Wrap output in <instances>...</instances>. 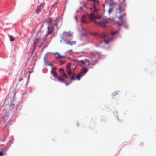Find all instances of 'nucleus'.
Instances as JSON below:
<instances>
[{
  "label": "nucleus",
  "mask_w": 156,
  "mask_h": 156,
  "mask_svg": "<svg viewBox=\"0 0 156 156\" xmlns=\"http://www.w3.org/2000/svg\"><path fill=\"white\" fill-rule=\"evenodd\" d=\"M4 122L6 125H11L12 122V120L9 116V113L8 112H5L2 117Z\"/></svg>",
  "instance_id": "1"
},
{
  "label": "nucleus",
  "mask_w": 156,
  "mask_h": 156,
  "mask_svg": "<svg viewBox=\"0 0 156 156\" xmlns=\"http://www.w3.org/2000/svg\"><path fill=\"white\" fill-rule=\"evenodd\" d=\"M16 93L14 90H10L8 94V98H10V100H13L15 97Z\"/></svg>",
  "instance_id": "2"
},
{
  "label": "nucleus",
  "mask_w": 156,
  "mask_h": 156,
  "mask_svg": "<svg viewBox=\"0 0 156 156\" xmlns=\"http://www.w3.org/2000/svg\"><path fill=\"white\" fill-rule=\"evenodd\" d=\"M45 5V2H43L40 4V5L37 7L36 11V13L38 14L41 11L43 8V6Z\"/></svg>",
  "instance_id": "3"
},
{
  "label": "nucleus",
  "mask_w": 156,
  "mask_h": 156,
  "mask_svg": "<svg viewBox=\"0 0 156 156\" xmlns=\"http://www.w3.org/2000/svg\"><path fill=\"white\" fill-rule=\"evenodd\" d=\"M109 20V19H108L107 20L104 19L103 20V21L102 22H97L96 23L99 25L104 27L106 26V24L108 23V21L107 20Z\"/></svg>",
  "instance_id": "4"
},
{
  "label": "nucleus",
  "mask_w": 156,
  "mask_h": 156,
  "mask_svg": "<svg viewBox=\"0 0 156 156\" xmlns=\"http://www.w3.org/2000/svg\"><path fill=\"white\" fill-rule=\"evenodd\" d=\"M92 55L94 56H96V55H97L99 57H105V55L101 54V52L96 51H95L94 52H93L92 53Z\"/></svg>",
  "instance_id": "5"
},
{
  "label": "nucleus",
  "mask_w": 156,
  "mask_h": 156,
  "mask_svg": "<svg viewBox=\"0 0 156 156\" xmlns=\"http://www.w3.org/2000/svg\"><path fill=\"white\" fill-rule=\"evenodd\" d=\"M62 40H63L64 42H66L65 43V44H69L70 45H72L76 44V42L75 41H68L66 39H64L62 38V40H60L61 42H62Z\"/></svg>",
  "instance_id": "6"
},
{
  "label": "nucleus",
  "mask_w": 156,
  "mask_h": 156,
  "mask_svg": "<svg viewBox=\"0 0 156 156\" xmlns=\"http://www.w3.org/2000/svg\"><path fill=\"white\" fill-rule=\"evenodd\" d=\"M63 34L65 35V36L66 38H69L70 40L72 39V34L69 32L64 31Z\"/></svg>",
  "instance_id": "7"
},
{
  "label": "nucleus",
  "mask_w": 156,
  "mask_h": 156,
  "mask_svg": "<svg viewBox=\"0 0 156 156\" xmlns=\"http://www.w3.org/2000/svg\"><path fill=\"white\" fill-rule=\"evenodd\" d=\"M118 8L116 9L117 12L121 14L123 11H125V9L123 8L121 5H119L118 6Z\"/></svg>",
  "instance_id": "8"
},
{
  "label": "nucleus",
  "mask_w": 156,
  "mask_h": 156,
  "mask_svg": "<svg viewBox=\"0 0 156 156\" xmlns=\"http://www.w3.org/2000/svg\"><path fill=\"white\" fill-rule=\"evenodd\" d=\"M79 62H81L82 64H84L86 66H88L89 65V62L88 60L85 59L83 60H81L79 61Z\"/></svg>",
  "instance_id": "9"
},
{
  "label": "nucleus",
  "mask_w": 156,
  "mask_h": 156,
  "mask_svg": "<svg viewBox=\"0 0 156 156\" xmlns=\"http://www.w3.org/2000/svg\"><path fill=\"white\" fill-rule=\"evenodd\" d=\"M59 71L60 73L62 74V76H64L66 79L68 78L67 75L65 74L64 70L62 68H60L59 69Z\"/></svg>",
  "instance_id": "10"
},
{
  "label": "nucleus",
  "mask_w": 156,
  "mask_h": 156,
  "mask_svg": "<svg viewBox=\"0 0 156 156\" xmlns=\"http://www.w3.org/2000/svg\"><path fill=\"white\" fill-rule=\"evenodd\" d=\"M66 72L70 76L72 75V72L70 69V66L68 64L66 65Z\"/></svg>",
  "instance_id": "11"
},
{
  "label": "nucleus",
  "mask_w": 156,
  "mask_h": 156,
  "mask_svg": "<svg viewBox=\"0 0 156 156\" xmlns=\"http://www.w3.org/2000/svg\"><path fill=\"white\" fill-rule=\"evenodd\" d=\"M106 36V34L105 35L103 36L102 38L104 40V42L106 44H108L113 39L112 38L111 39H109L108 40H107L105 39V37Z\"/></svg>",
  "instance_id": "12"
},
{
  "label": "nucleus",
  "mask_w": 156,
  "mask_h": 156,
  "mask_svg": "<svg viewBox=\"0 0 156 156\" xmlns=\"http://www.w3.org/2000/svg\"><path fill=\"white\" fill-rule=\"evenodd\" d=\"M86 19L87 17L85 15H83L81 18V21L82 23H86Z\"/></svg>",
  "instance_id": "13"
},
{
  "label": "nucleus",
  "mask_w": 156,
  "mask_h": 156,
  "mask_svg": "<svg viewBox=\"0 0 156 156\" xmlns=\"http://www.w3.org/2000/svg\"><path fill=\"white\" fill-rule=\"evenodd\" d=\"M47 23L49 25H51L52 24V19L50 18H48L46 20Z\"/></svg>",
  "instance_id": "14"
},
{
  "label": "nucleus",
  "mask_w": 156,
  "mask_h": 156,
  "mask_svg": "<svg viewBox=\"0 0 156 156\" xmlns=\"http://www.w3.org/2000/svg\"><path fill=\"white\" fill-rule=\"evenodd\" d=\"M126 16V14H124L123 15L122 14H121L120 15V16L119 17V20H120L121 22L122 23H124L125 22V21H124L123 20V16Z\"/></svg>",
  "instance_id": "15"
},
{
  "label": "nucleus",
  "mask_w": 156,
  "mask_h": 156,
  "mask_svg": "<svg viewBox=\"0 0 156 156\" xmlns=\"http://www.w3.org/2000/svg\"><path fill=\"white\" fill-rule=\"evenodd\" d=\"M92 1L93 2V7L94 9V12H97L98 11V10L97 9L95 5V3H96V0H94V1Z\"/></svg>",
  "instance_id": "16"
},
{
  "label": "nucleus",
  "mask_w": 156,
  "mask_h": 156,
  "mask_svg": "<svg viewBox=\"0 0 156 156\" xmlns=\"http://www.w3.org/2000/svg\"><path fill=\"white\" fill-rule=\"evenodd\" d=\"M55 79H57V81H60L61 82H63L64 80L63 78L60 76H57Z\"/></svg>",
  "instance_id": "17"
},
{
  "label": "nucleus",
  "mask_w": 156,
  "mask_h": 156,
  "mask_svg": "<svg viewBox=\"0 0 156 156\" xmlns=\"http://www.w3.org/2000/svg\"><path fill=\"white\" fill-rule=\"evenodd\" d=\"M50 73L51 75H52L54 77L55 79L57 76H56L57 73L55 71H51Z\"/></svg>",
  "instance_id": "18"
},
{
  "label": "nucleus",
  "mask_w": 156,
  "mask_h": 156,
  "mask_svg": "<svg viewBox=\"0 0 156 156\" xmlns=\"http://www.w3.org/2000/svg\"><path fill=\"white\" fill-rule=\"evenodd\" d=\"M53 31V29L52 28H51L50 30H48L46 34V37L48 35L50 34Z\"/></svg>",
  "instance_id": "19"
},
{
  "label": "nucleus",
  "mask_w": 156,
  "mask_h": 156,
  "mask_svg": "<svg viewBox=\"0 0 156 156\" xmlns=\"http://www.w3.org/2000/svg\"><path fill=\"white\" fill-rule=\"evenodd\" d=\"M59 19V17H58L55 19V22H56L53 25V26H55L56 28H58V21H57L58 19Z\"/></svg>",
  "instance_id": "20"
},
{
  "label": "nucleus",
  "mask_w": 156,
  "mask_h": 156,
  "mask_svg": "<svg viewBox=\"0 0 156 156\" xmlns=\"http://www.w3.org/2000/svg\"><path fill=\"white\" fill-rule=\"evenodd\" d=\"M59 19V17H58L55 19V22H56L53 25V26H55L56 28H58V21H57L58 19Z\"/></svg>",
  "instance_id": "21"
},
{
  "label": "nucleus",
  "mask_w": 156,
  "mask_h": 156,
  "mask_svg": "<svg viewBox=\"0 0 156 156\" xmlns=\"http://www.w3.org/2000/svg\"><path fill=\"white\" fill-rule=\"evenodd\" d=\"M98 60H96L94 61H92L91 62H89L90 65L91 64L92 65L94 66L95 65L96 63L97 62Z\"/></svg>",
  "instance_id": "22"
},
{
  "label": "nucleus",
  "mask_w": 156,
  "mask_h": 156,
  "mask_svg": "<svg viewBox=\"0 0 156 156\" xmlns=\"http://www.w3.org/2000/svg\"><path fill=\"white\" fill-rule=\"evenodd\" d=\"M113 11V8L112 7H110L109 9L108 12L109 13L111 14V13H112Z\"/></svg>",
  "instance_id": "23"
},
{
  "label": "nucleus",
  "mask_w": 156,
  "mask_h": 156,
  "mask_svg": "<svg viewBox=\"0 0 156 156\" xmlns=\"http://www.w3.org/2000/svg\"><path fill=\"white\" fill-rule=\"evenodd\" d=\"M59 55H60V54L58 52H56L55 54V56L57 59L60 58V57H59Z\"/></svg>",
  "instance_id": "24"
},
{
  "label": "nucleus",
  "mask_w": 156,
  "mask_h": 156,
  "mask_svg": "<svg viewBox=\"0 0 156 156\" xmlns=\"http://www.w3.org/2000/svg\"><path fill=\"white\" fill-rule=\"evenodd\" d=\"M76 77V76L75 75H74L73 76H72L71 77V80H70V81L71 80H76V78H75Z\"/></svg>",
  "instance_id": "25"
},
{
  "label": "nucleus",
  "mask_w": 156,
  "mask_h": 156,
  "mask_svg": "<svg viewBox=\"0 0 156 156\" xmlns=\"http://www.w3.org/2000/svg\"><path fill=\"white\" fill-rule=\"evenodd\" d=\"M9 38L10 40L12 41H13L14 40L13 37L12 36L10 35H9Z\"/></svg>",
  "instance_id": "26"
},
{
  "label": "nucleus",
  "mask_w": 156,
  "mask_h": 156,
  "mask_svg": "<svg viewBox=\"0 0 156 156\" xmlns=\"http://www.w3.org/2000/svg\"><path fill=\"white\" fill-rule=\"evenodd\" d=\"M83 75H81L80 74L78 75L77 76H76L78 80H79L81 76H83Z\"/></svg>",
  "instance_id": "27"
},
{
  "label": "nucleus",
  "mask_w": 156,
  "mask_h": 156,
  "mask_svg": "<svg viewBox=\"0 0 156 156\" xmlns=\"http://www.w3.org/2000/svg\"><path fill=\"white\" fill-rule=\"evenodd\" d=\"M82 70L85 73H86L88 71V69L84 67L83 68Z\"/></svg>",
  "instance_id": "28"
},
{
  "label": "nucleus",
  "mask_w": 156,
  "mask_h": 156,
  "mask_svg": "<svg viewBox=\"0 0 156 156\" xmlns=\"http://www.w3.org/2000/svg\"><path fill=\"white\" fill-rule=\"evenodd\" d=\"M126 23V22L125 21V23L123 24L124 26L126 28L128 29L129 28V27Z\"/></svg>",
  "instance_id": "29"
},
{
  "label": "nucleus",
  "mask_w": 156,
  "mask_h": 156,
  "mask_svg": "<svg viewBox=\"0 0 156 156\" xmlns=\"http://www.w3.org/2000/svg\"><path fill=\"white\" fill-rule=\"evenodd\" d=\"M63 83H65V84L66 86H68L69 84H70V83H67L65 80H64V81H63Z\"/></svg>",
  "instance_id": "30"
},
{
  "label": "nucleus",
  "mask_w": 156,
  "mask_h": 156,
  "mask_svg": "<svg viewBox=\"0 0 156 156\" xmlns=\"http://www.w3.org/2000/svg\"><path fill=\"white\" fill-rule=\"evenodd\" d=\"M118 32V31H114L112 32V33L111 34L112 35H114L115 34L117 33Z\"/></svg>",
  "instance_id": "31"
},
{
  "label": "nucleus",
  "mask_w": 156,
  "mask_h": 156,
  "mask_svg": "<svg viewBox=\"0 0 156 156\" xmlns=\"http://www.w3.org/2000/svg\"><path fill=\"white\" fill-rule=\"evenodd\" d=\"M115 23H116V24H117V25L119 26H121V24H122V23H119V22H115ZM124 23H123L122 24H123Z\"/></svg>",
  "instance_id": "32"
},
{
  "label": "nucleus",
  "mask_w": 156,
  "mask_h": 156,
  "mask_svg": "<svg viewBox=\"0 0 156 156\" xmlns=\"http://www.w3.org/2000/svg\"><path fill=\"white\" fill-rule=\"evenodd\" d=\"M86 73H85L84 72H83L82 70V71L80 73V74L82 75H83V76L85 75Z\"/></svg>",
  "instance_id": "33"
},
{
  "label": "nucleus",
  "mask_w": 156,
  "mask_h": 156,
  "mask_svg": "<svg viewBox=\"0 0 156 156\" xmlns=\"http://www.w3.org/2000/svg\"><path fill=\"white\" fill-rule=\"evenodd\" d=\"M113 4V1H111L109 2V6H112V5Z\"/></svg>",
  "instance_id": "34"
},
{
  "label": "nucleus",
  "mask_w": 156,
  "mask_h": 156,
  "mask_svg": "<svg viewBox=\"0 0 156 156\" xmlns=\"http://www.w3.org/2000/svg\"><path fill=\"white\" fill-rule=\"evenodd\" d=\"M111 20H112L113 23H114L115 24H116L115 22L117 21L114 20L113 18L111 19Z\"/></svg>",
  "instance_id": "35"
},
{
  "label": "nucleus",
  "mask_w": 156,
  "mask_h": 156,
  "mask_svg": "<svg viewBox=\"0 0 156 156\" xmlns=\"http://www.w3.org/2000/svg\"><path fill=\"white\" fill-rule=\"evenodd\" d=\"M59 55V57H60V58H64L66 57V56L64 55Z\"/></svg>",
  "instance_id": "36"
},
{
  "label": "nucleus",
  "mask_w": 156,
  "mask_h": 156,
  "mask_svg": "<svg viewBox=\"0 0 156 156\" xmlns=\"http://www.w3.org/2000/svg\"><path fill=\"white\" fill-rule=\"evenodd\" d=\"M57 69V68L56 67H52L51 68V71H55V70L56 69Z\"/></svg>",
  "instance_id": "37"
},
{
  "label": "nucleus",
  "mask_w": 156,
  "mask_h": 156,
  "mask_svg": "<svg viewBox=\"0 0 156 156\" xmlns=\"http://www.w3.org/2000/svg\"><path fill=\"white\" fill-rule=\"evenodd\" d=\"M36 43H37V42H34L33 43V45L34 48H35L36 47Z\"/></svg>",
  "instance_id": "38"
},
{
  "label": "nucleus",
  "mask_w": 156,
  "mask_h": 156,
  "mask_svg": "<svg viewBox=\"0 0 156 156\" xmlns=\"http://www.w3.org/2000/svg\"><path fill=\"white\" fill-rule=\"evenodd\" d=\"M47 65L50 66L51 67V68L53 66V65L51 63H49Z\"/></svg>",
  "instance_id": "39"
},
{
  "label": "nucleus",
  "mask_w": 156,
  "mask_h": 156,
  "mask_svg": "<svg viewBox=\"0 0 156 156\" xmlns=\"http://www.w3.org/2000/svg\"><path fill=\"white\" fill-rule=\"evenodd\" d=\"M94 14L93 13H91L90 14V18H93V16H94Z\"/></svg>",
  "instance_id": "40"
},
{
  "label": "nucleus",
  "mask_w": 156,
  "mask_h": 156,
  "mask_svg": "<svg viewBox=\"0 0 156 156\" xmlns=\"http://www.w3.org/2000/svg\"><path fill=\"white\" fill-rule=\"evenodd\" d=\"M90 34L94 35H96V33L94 32H90Z\"/></svg>",
  "instance_id": "41"
},
{
  "label": "nucleus",
  "mask_w": 156,
  "mask_h": 156,
  "mask_svg": "<svg viewBox=\"0 0 156 156\" xmlns=\"http://www.w3.org/2000/svg\"><path fill=\"white\" fill-rule=\"evenodd\" d=\"M65 62H66L65 61L63 60V61H61L60 62V63L61 64H63Z\"/></svg>",
  "instance_id": "42"
},
{
  "label": "nucleus",
  "mask_w": 156,
  "mask_h": 156,
  "mask_svg": "<svg viewBox=\"0 0 156 156\" xmlns=\"http://www.w3.org/2000/svg\"><path fill=\"white\" fill-rule=\"evenodd\" d=\"M4 154L3 153L2 151H0V156H3Z\"/></svg>",
  "instance_id": "43"
},
{
  "label": "nucleus",
  "mask_w": 156,
  "mask_h": 156,
  "mask_svg": "<svg viewBox=\"0 0 156 156\" xmlns=\"http://www.w3.org/2000/svg\"><path fill=\"white\" fill-rule=\"evenodd\" d=\"M49 63L47 61H44V64L45 65H47V64H48Z\"/></svg>",
  "instance_id": "44"
},
{
  "label": "nucleus",
  "mask_w": 156,
  "mask_h": 156,
  "mask_svg": "<svg viewBox=\"0 0 156 156\" xmlns=\"http://www.w3.org/2000/svg\"><path fill=\"white\" fill-rule=\"evenodd\" d=\"M38 41V38H36L34 40V42H37Z\"/></svg>",
  "instance_id": "45"
},
{
  "label": "nucleus",
  "mask_w": 156,
  "mask_h": 156,
  "mask_svg": "<svg viewBox=\"0 0 156 156\" xmlns=\"http://www.w3.org/2000/svg\"><path fill=\"white\" fill-rule=\"evenodd\" d=\"M98 19H101V17H102V16H100V15H99L98 16Z\"/></svg>",
  "instance_id": "46"
},
{
  "label": "nucleus",
  "mask_w": 156,
  "mask_h": 156,
  "mask_svg": "<svg viewBox=\"0 0 156 156\" xmlns=\"http://www.w3.org/2000/svg\"><path fill=\"white\" fill-rule=\"evenodd\" d=\"M75 20L77 22V16H75Z\"/></svg>",
  "instance_id": "47"
},
{
  "label": "nucleus",
  "mask_w": 156,
  "mask_h": 156,
  "mask_svg": "<svg viewBox=\"0 0 156 156\" xmlns=\"http://www.w3.org/2000/svg\"><path fill=\"white\" fill-rule=\"evenodd\" d=\"M46 55L44 58V61H46Z\"/></svg>",
  "instance_id": "48"
},
{
  "label": "nucleus",
  "mask_w": 156,
  "mask_h": 156,
  "mask_svg": "<svg viewBox=\"0 0 156 156\" xmlns=\"http://www.w3.org/2000/svg\"><path fill=\"white\" fill-rule=\"evenodd\" d=\"M33 72V70H31V71H29L28 72H29V75H30V74L31 73Z\"/></svg>",
  "instance_id": "49"
},
{
  "label": "nucleus",
  "mask_w": 156,
  "mask_h": 156,
  "mask_svg": "<svg viewBox=\"0 0 156 156\" xmlns=\"http://www.w3.org/2000/svg\"><path fill=\"white\" fill-rule=\"evenodd\" d=\"M96 3H97L98 4L99 3V1L98 0H96Z\"/></svg>",
  "instance_id": "50"
},
{
  "label": "nucleus",
  "mask_w": 156,
  "mask_h": 156,
  "mask_svg": "<svg viewBox=\"0 0 156 156\" xmlns=\"http://www.w3.org/2000/svg\"><path fill=\"white\" fill-rule=\"evenodd\" d=\"M95 46L97 47H100V45L98 44H96L95 45Z\"/></svg>",
  "instance_id": "51"
},
{
  "label": "nucleus",
  "mask_w": 156,
  "mask_h": 156,
  "mask_svg": "<svg viewBox=\"0 0 156 156\" xmlns=\"http://www.w3.org/2000/svg\"><path fill=\"white\" fill-rule=\"evenodd\" d=\"M8 150V149H6V148H5L4 149V150L5 151H6L7 150Z\"/></svg>",
  "instance_id": "52"
},
{
  "label": "nucleus",
  "mask_w": 156,
  "mask_h": 156,
  "mask_svg": "<svg viewBox=\"0 0 156 156\" xmlns=\"http://www.w3.org/2000/svg\"><path fill=\"white\" fill-rule=\"evenodd\" d=\"M50 28H50L49 27H48L47 29H48V30H50Z\"/></svg>",
  "instance_id": "53"
},
{
  "label": "nucleus",
  "mask_w": 156,
  "mask_h": 156,
  "mask_svg": "<svg viewBox=\"0 0 156 156\" xmlns=\"http://www.w3.org/2000/svg\"><path fill=\"white\" fill-rule=\"evenodd\" d=\"M83 6L86 8H87V7L86 6V5L85 4H84L83 5Z\"/></svg>",
  "instance_id": "54"
},
{
  "label": "nucleus",
  "mask_w": 156,
  "mask_h": 156,
  "mask_svg": "<svg viewBox=\"0 0 156 156\" xmlns=\"http://www.w3.org/2000/svg\"><path fill=\"white\" fill-rule=\"evenodd\" d=\"M79 9H82L83 7H80Z\"/></svg>",
  "instance_id": "55"
},
{
  "label": "nucleus",
  "mask_w": 156,
  "mask_h": 156,
  "mask_svg": "<svg viewBox=\"0 0 156 156\" xmlns=\"http://www.w3.org/2000/svg\"><path fill=\"white\" fill-rule=\"evenodd\" d=\"M55 4H56L55 3V4H53V5H52V7H54V6L55 5Z\"/></svg>",
  "instance_id": "56"
},
{
  "label": "nucleus",
  "mask_w": 156,
  "mask_h": 156,
  "mask_svg": "<svg viewBox=\"0 0 156 156\" xmlns=\"http://www.w3.org/2000/svg\"><path fill=\"white\" fill-rule=\"evenodd\" d=\"M89 9L91 10H92V7H90L89 8Z\"/></svg>",
  "instance_id": "57"
},
{
  "label": "nucleus",
  "mask_w": 156,
  "mask_h": 156,
  "mask_svg": "<svg viewBox=\"0 0 156 156\" xmlns=\"http://www.w3.org/2000/svg\"><path fill=\"white\" fill-rule=\"evenodd\" d=\"M103 7H105V5H104H104H103Z\"/></svg>",
  "instance_id": "58"
},
{
  "label": "nucleus",
  "mask_w": 156,
  "mask_h": 156,
  "mask_svg": "<svg viewBox=\"0 0 156 156\" xmlns=\"http://www.w3.org/2000/svg\"><path fill=\"white\" fill-rule=\"evenodd\" d=\"M13 139L11 141V142H12L13 141Z\"/></svg>",
  "instance_id": "59"
},
{
  "label": "nucleus",
  "mask_w": 156,
  "mask_h": 156,
  "mask_svg": "<svg viewBox=\"0 0 156 156\" xmlns=\"http://www.w3.org/2000/svg\"><path fill=\"white\" fill-rule=\"evenodd\" d=\"M76 12L77 13H78V12H79V11H76Z\"/></svg>",
  "instance_id": "60"
},
{
  "label": "nucleus",
  "mask_w": 156,
  "mask_h": 156,
  "mask_svg": "<svg viewBox=\"0 0 156 156\" xmlns=\"http://www.w3.org/2000/svg\"><path fill=\"white\" fill-rule=\"evenodd\" d=\"M30 76V75H29H29L28 76V77H29Z\"/></svg>",
  "instance_id": "61"
},
{
  "label": "nucleus",
  "mask_w": 156,
  "mask_h": 156,
  "mask_svg": "<svg viewBox=\"0 0 156 156\" xmlns=\"http://www.w3.org/2000/svg\"><path fill=\"white\" fill-rule=\"evenodd\" d=\"M89 0L90 1H94V0Z\"/></svg>",
  "instance_id": "62"
},
{
  "label": "nucleus",
  "mask_w": 156,
  "mask_h": 156,
  "mask_svg": "<svg viewBox=\"0 0 156 156\" xmlns=\"http://www.w3.org/2000/svg\"><path fill=\"white\" fill-rule=\"evenodd\" d=\"M12 105H13V106H14V105H15L14 104H13Z\"/></svg>",
  "instance_id": "63"
}]
</instances>
